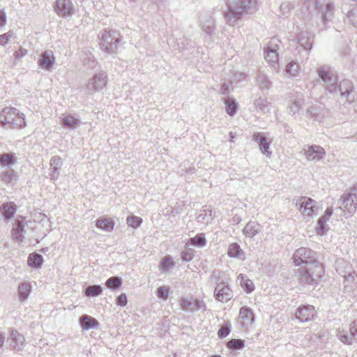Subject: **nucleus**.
<instances>
[{
	"label": "nucleus",
	"mask_w": 357,
	"mask_h": 357,
	"mask_svg": "<svg viewBox=\"0 0 357 357\" xmlns=\"http://www.w3.org/2000/svg\"><path fill=\"white\" fill-rule=\"evenodd\" d=\"M227 11L224 13L226 22L234 26L243 15L252 14L257 10L256 0H228Z\"/></svg>",
	"instance_id": "nucleus-1"
},
{
	"label": "nucleus",
	"mask_w": 357,
	"mask_h": 357,
	"mask_svg": "<svg viewBox=\"0 0 357 357\" xmlns=\"http://www.w3.org/2000/svg\"><path fill=\"white\" fill-rule=\"evenodd\" d=\"M126 222L128 226L136 229L142 224V219L139 217L132 215L127 218Z\"/></svg>",
	"instance_id": "nucleus-48"
},
{
	"label": "nucleus",
	"mask_w": 357,
	"mask_h": 357,
	"mask_svg": "<svg viewBox=\"0 0 357 357\" xmlns=\"http://www.w3.org/2000/svg\"><path fill=\"white\" fill-rule=\"evenodd\" d=\"M50 170L51 172L50 174V178L53 181L56 180L59 176L60 169H57L55 167H50Z\"/></svg>",
	"instance_id": "nucleus-62"
},
{
	"label": "nucleus",
	"mask_w": 357,
	"mask_h": 357,
	"mask_svg": "<svg viewBox=\"0 0 357 357\" xmlns=\"http://www.w3.org/2000/svg\"><path fill=\"white\" fill-rule=\"evenodd\" d=\"M31 287L26 282L20 284L18 287V296L20 299L24 301L26 299L30 294Z\"/></svg>",
	"instance_id": "nucleus-43"
},
{
	"label": "nucleus",
	"mask_w": 357,
	"mask_h": 357,
	"mask_svg": "<svg viewBox=\"0 0 357 357\" xmlns=\"http://www.w3.org/2000/svg\"><path fill=\"white\" fill-rule=\"evenodd\" d=\"M200 26L202 31L208 36H212L214 33L215 24L213 17L204 15L200 20Z\"/></svg>",
	"instance_id": "nucleus-21"
},
{
	"label": "nucleus",
	"mask_w": 357,
	"mask_h": 357,
	"mask_svg": "<svg viewBox=\"0 0 357 357\" xmlns=\"http://www.w3.org/2000/svg\"><path fill=\"white\" fill-rule=\"evenodd\" d=\"M10 337L13 349L16 351L22 350L25 342L24 337L15 330L10 331Z\"/></svg>",
	"instance_id": "nucleus-26"
},
{
	"label": "nucleus",
	"mask_w": 357,
	"mask_h": 357,
	"mask_svg": "<svg viewBox=\"0 0 357 357\" xmlns=\"http://www.w3.org/2000/svg\"><path fill=\"white\" fill-rule=\"evenodd\" d=\"M98 38L102 50L107 54L116 53L121 41L120 33L118 31L104 29L100 31Z\"/></svg>",
	"instance_id": "nucleus-4"
},
{
	"label": "nucleus",
	"mask_w": 357,
	"mask_h": 357,
	"mask_svg": "<svg viewBox=\"0 0 357 357\" xmlns=\"http://www.w3.org/2000/svg\"><path fill=\"white\" fill-rule=\"evenodd\" d=\"M356 190V189L354 188L352 192L344 194L340 200L341 202L340 208L347 211L350 214L354 213L356 209L357 197L354 192Z\"/></svg>",
	"instance_id": "nucleus-13"
},
{
	"label": "nucleus",
	"mask_w": 357,
	"mask_h": 357,
	"mask_svg": "<svg viewBox=\"0 0 357 357\" xmlns=\"http://www.w3.org/2000/svg\"><path fill=\"white\" fill-rule=\"evenodd\" d=\"M307 112L310 116L319 121L324 118L325 114L324 107L320 105L309 107Z\"/></svg>",
	"instance_id": "nucleus-30"
},
{
	"label": "nucleus",
	"mask_w": 357,
	"mask_h": 357,
	"mask_svg": "<svg viewBox=\"0 0 357 357\" xmlns=\"http://www.w3.org/2000/svg\"><path fill=\"white\" fill-rule=\"evenodd\" d=\"M262 227L256 221H249L243 229V234L248 238H252L259 234Z\"/></svg>",
	"instance_id": "nucleus-23"
},
{
	"label": "nucleus",
	"mask_w": 357,
	"mask_h": 357,
	"mask_svg": "<svg viewBox=\"0 0 357 357\" xmlns=\"http://www.w3.org/2000/svg\"><path fill=\"white\" fill-rule=\"evenodd\" d=\"M97 228L107 232H110L114 227V222L107 218H100L96 220Z\"/></svg>",
	"instance_id": "nucleus-29"
},
{
	"label": "nucleus",
	"mask_w": 357,
	"mask_h": 357,
	"mask_svg": "<svg viewBox=\"0 0 357 357\" xmlns=\"http://www.w3.org/2000/svg\"><path fill=\"white\" fill-rule=\"evenodd\" d=\"M26 54H27L26 50H25L22 47H20L18 51H15L13 53V56L16 59H20L24 57V56H26Z\"/></svg>",
	"instance_id": "nucleus-61"
},
{
	"label": "nucleus",
	"mask_w": 357,
	"mask_h": 357,
	"mask_svg": "<svg viewBox=\"0 0 357 357\" xmlns=\"http://www.w3.org/2000/svg\"><path fill=\"white\" fill-rule=\"evenodd\" d=\"M230 333V326L225 324L223 325L221 328L218 331V336L220 338H224L227 337Z\"/></svg>",
	"instance_id": "nucleus-59"
},
{
	"label": "nucleus",
	"mask_w": 357,
	"mask_h": 357,
	"mask_svg": "<svg viewBox=\"0 0 357 357\" xmlns=\"http://www.w3.org/2000/svg\"><path fill=\"white\" fill-rule=\"evenodd\" d=\"M335 266L336 271L338 272L340 275H345L347 273V269H351V266L342 258L336 259Z\"/></svg>",
	"instance_id": "nucleus-37"
},
{
	"label": "nucleus",
	"mask_w": 357,
	"mask_h": 357,
	"mask_svg": "<svg viewBox=\"0 0 357 357\" xmlns=\"http://www.w3.org/2000/svg\"><path fill=\"white\" fill-rule=\"evenodd\" d=\"M256 81L257 86L261 90H268L271 86V82L268 79L267 76L261 72L258 73Z\"/></svg>",
	"instance_id": "nucleus-34"
},
{
	"label": "nucleus",
	"mask_w": 357,
	"mask_h": 357,
	"mask_svg": "<svg viewBox=\"0 0 357 357\" xmlns=\"http://www.w3.org/2000/svg\"><path fill=\"white\" fill-rule=\"evenodd\" d=\"M240 324L243 328H248L254 321V314L251 309L244 306L242 307L239 310V318Z\"/></svg>",
	"instance_id": "nucleus-19"
},
{
	"label": "nucleus",
	"mask_w": 357,
	"mask_h": 357,
	"mask_svg": "<svg viewBox=\"0 0 357 357\" xmlns=\"http://www.w3.org/2000/svg\"><path fill=\"white\" fill-rule=\"evenodd\" d=\"M337 335L339 340L344 344H352V336L351 335H348L347 334H344V333H342L341 332H339Z\"/></svg>",
	"instance_id": "nucleus-57"
},
{
	"label": "nucleus",
	"mask_w": 357,
	"mask_h": 357,
	"mask_svg": "<svg viewBox=\"0 0 357 357\" xmlns=\"http://www.w3.org/2000/svg\"><path fill=\"white\" fill-rule=\"evenodd\" d=\"M324 218H319L317 220V227H316L317 234L322 236L329 229L327 222L324 221Z\"/></svg>",
	"instance_id": "nucleus-46"
},
{
	"label": "nucleus",
	"mask_w": 357,
	"mask_h": 357,
	"mask_svg": "<svg viewBox=\"0 0 357 357\" xmlns=\"http://www.w3.org/2000/svg\"><path fill=\"white\" fill-rule=\"evenodd\" d=\"M237 279L246 292L250 293L254 290L253 282L252 280L248 279L243 274H239Z\"/></svg>",
	"instance_id": "nucleus-39"
},
{
	"label": "nucleus",
	"mask_w": 357,
	"mask_h": 357,
	"mask_svg": "<svg viewBox=\"0 0 357 357\" xmlns=\"http://www.w3.org/2000/svg\"><path fill=\"white\" fill-rule=\"evenodd\" d=\"M157 296L165 301L169 296V288L165 286L160 287L157 290Z\"/></svg>",
	"instance_id": "nucleus-54"
},
{
	"label": "nucleus",
	"mask_w": 357,
	"mask_h": 357,
	"mask_svg": "<svg viewBox=\"0 0 357 357\" xmlns=\"http://www.w3.org/2000/svg\"><path fill=\"white\" fill-rule=\"evenodd\" d=\"M102 293V288L100 285L95 284L88 286L84 289V294L88 297L98 296Z\"/></svg>",
	"instance_id": "nucleus-40"
},
{
	"label": "nucleus",
	"mask_w": 357,
	"mask_h": 357,
	"mask_svg": "<svg viewBox=\"0 0 357 357\" xmlns=\"http://www.w3.org/2000/svg\"><path fill=\"white\" fill-rule=\"evenodd\" d=\"M319 12L321 13L324 23L331 21L334 13L333 4L332 3H327L324 6H321L319 8Z\"/></svg>",
	"instance_id": "nucleus-28"
},
{
	"label": "nucleus",
	"mask_w": 357,
	"mask_h": 357,
	"mask_svg": "<svg viewBox=\"0 0 357 357\" xmlns=\"http://www.w3.org/2000/svg\"><path fill=\"white\" fill-rule=\"evenodd\" d=\"M280 41L278 38H273L267 44L264 49V57L268 62L273 63L278 62L279 57L278 50L280 47Z\"/></svg>",
	"instance_id": "nucleus-11"
},
{
	"label": "nucleus",
	"mask_w": 357,
	"mask_h": 357,
	"mask_svg": "<svg viewBox=\"0 0 357 357\" xmlns=\"http://www.w3.org/2000/svg\"><path fill=\"white\" fill-rule=\"evenodd\" d=\"M315 315V309L310 305L301 306L296 312V318L300 322H308L312 320Z\"/></svg>",
	"instance_id": "nucleus-16"
},
{
	"label": "nucleus",
	"mask_w": 357,
	"mask_h": 357,
	"mask_svg": "<svg viewBox=\"0 0 357 357\" xmlns=\"http://www.w3.org/2000/svg\"><path fill=\"white\" fill-rule=\"evenodd\" d=\"M13 36V32L10 30L3 34L0 35V45H6Z\"/></svg>",
	"instance_id": "nucleus-56"
},
{
	"label": "nucleus",
	"mask_w": 357,
	"mask_h": 357,
	"mask_svg": "<svg viewBox=\"0 0 357 357\" xmlns=\"http://www.w3.org/2000/svg\"><path fill=\"white\" fill-rule=\"evenodd\" d=\"M17 211V206L13 202H6L0 206V211L5 220L12 219Z\"/></svg>",
	"instance_id": "nucleus-22"
},
{
	"label": "nucleus",
	"mask_w": 357,
	"mask_h": 357,
	"mask_svg": "<svg viewBox=\"0 0 357 357\" xmlns=\"http://www.w3.org/2000/svg\"><path fill=\"white\" fill-rule=\"evenodd\" d=\"M179 305L181 310L189 312H195L202 309L206 310L204 301L193 296L181 298L179 300Z\"/></svg>",
	"instance_id": "nucleus-10"
},
{
	"label": "nucleus",
	"mask_w": 357,
	"mask_h": 357,
	"mask_svg": "<svg viewBox=\"0 0 357 357\" xmlns=\"http://www.w3.org/2000/svg\"><path fill=\"white\" fill-rule=\"evenodd\" d=\"M341 276L344 278V282H347V285H348L349 283H351L355 280L356 274L351 272L350 269H349L345 275H342Z\"/></svg>",
	"instance_id": "nucleus-60"
},
{
	"label": "nucleus",
	"mask_w": 357,
	"mask_h": 357,
	"mask_svg": "<svg viewBox=\"0 0 357 357\" xmlns=\"http://www.w3.org/2000/svg\"><path fill=\"white\" fill-rule=\"evenodd\" d=\"M348 22L357 28V7H354L346 13Z\"/></svg>",
	"instance_id": "nucleus-45"
},
{
	"label": "nucleus",
	"mask_w": 357,
	"mask_h": 357,
	"mask_svg": "<svg viewBox=\"0 0 357 357\" xmlns=\"http://www.w3.org/2000/svg\"><path fill=\"white\" fill-rule=\"evenodd\" d=\"M24 226L22 222L16 220L12 229V236L15 241L21 243L24 241Z\"/></svg>",
	"instance_id": "nucleus-27"
},
{
	"label": "nucleus",
	"mask_w": 357,
	"mask_h": 357,
	"mask_svg": "<svg viewBox=\"0 0 357 357\" xmlns=\"http://www.w3.org/2000/svg\"><path fill=\"white\" fill-rule=\"evenodd\" d=\"M127 303H128L127 296L125 293L121 294L116 298V305H119L121 307L126 306L127 305Z\"/></svg>",
	"instance_id": "nucleus-58"
},
{
	"label": "nucleus",
	"mask_w": 357,
	"mask_h": 357,
	"mask_svg": "<svg viewBox=\"0 0 357 357\" xmlns=\"http://www.w3.org/2000/svg\"><path fill=\"white\" fill-rule=\"evenodd\" d=\"M317 73L321 84L329 93L337 91L338 76L337 72L330 66L324 65L317 68Z\"/></svg>",
	"instance_id": "nucleus-5"
},
{
	"label": "nucleus",
	"mask_w": 357,
	"mask_h": 357,
	"mask_svg": "<svg viewBox=\"0 0 357 357\" xmlns=\"http://www.w3.org/2000/svg\"><path fill=\"white\" fill-rule=\"evenodd\" d=\"M122 284L123 280L119 276H112L108 278L105 282L106 287L114 291L120 289Z\"/></svg>",
	"instance_id": "nucleus-33"
},
{
	"label": "nucleus",
	"mask_w": 357,
	"mask_h": 357,
	"mask_svg": "<svg viewBox=\"0 0 357 357\" xmlns=\"http://www.w3.org/2000/svg\"><path fill=\"white\" fill-rule=\"evenodd\" d=\"M54 10L59 16L65 18L75 13L74 6L70 0H56Z\"/></svg>",
	"instance_id": "nucleus-12"
},
{
	"label": "nucleus",
	"mask_w": 357,
	"mask_h": 357,
	"mask_svg": "<svg viewBox=\"0 0 357 357\" xmlns=\"http://www.w3.org/2000/svg\"><path fill=\"white\" fill-rule=\"evenodd\" d=\"M314 35L310 32H302L298 37L297 48L302 49L307 55L312 47Z\"/></svg>",
	"instance_id": "nucleus-17"
},
{
	"label": "nucleus",
	"mask_w": 357,
	"mask_h": 357,
	"mask_svg": "<svg viewBox=\"0 0 357 357\" xmlns=\"http://www.w3.org/2000/svg\"><path fill=\"white\" fill-rule=\"evenodd\" d=\"M227 254L230 257L243 259L244 252L236 243H231L228 247Z\"/></svg>",
	"instance_id": "nucleus-31"
},
{
	"label": "nucleus",
	"mask_w": 357,
	"mask_h": 357,
	"mask_svg": "<svg viewBox=\"0 0 357 357\" xmlns=\"http://www.w3.org/2000/svg\"><path fill=\"white\" fill-rule=\"evenodd\" d=\"M253 140L257 142L259 144L261 152L266 156L270 158L272 155L269 151L270 145L272 143V139L265 132H256L253 135Z\"/></svg>",
	"instance_id": "nucleus-14"
},
{
	"label": "nucleus",
	"mask_w": 357,
	"mask_h": 357,
	"mask_svg": "<svg viewBox=\"0 0 357 357\" xmlns=\"http://www.w3.org/2000/svg\"><path fill=\"white\" fill-rule=\"evenodd\" d=\"M50 167L61 169L63 165V160L60 156L55 155L50 159Z\"/></svg>",
	"instance_id": "nucleus-55"
},
{
	"label": "nucleus",
	"mask_w": 357,
	"mask_h": 357,
	"mask_svg": "<svg viewBox=\"0 0 357 357\" xmlns=\"http://www.w3.org/2000/svg\"><path fill=\"white\" fill-rule=\"evenodd\" d=\"M293 259L296 266H301L303 264L309 266L318 262L317 253L307 248L297 249L294 254Z\"/></svg>",
	"instance_id": "nucleus-7"
},
{
	"label": "nucleus",
	"mask_w": 357,
	"mask_h": 357,
	"mask_svg": "<svg viewBox=\"0 0 357 357\" xmlns=\"http://www.w3.org/2000/svg\"><path fill=\"white\" fill-rule=\"evenodd\" d=\"M227 347L233 350L241 349L244 347V341L240 339H232L227 342Z\"/></svg>",
	"instance_id": "nucleus-47"
},
{
	"label": "nucleus",
	"mask_w": 357,
	"mask_h": 357,
	"mask_svg": "<svg viewBox=\"0 0 357 357\" xmlns=\"http://www.w3.org/2000/svg\"><path fill=\"white\" fill-rule=\"evenodd\" d=\"M299 66L296 63H289L286 68V72L291 76H295L298 72Z\"/></svg>",
	"instance_id": "nucleus-53"
},
{
	"label": "nucleus",
	"mask_w": 357,
	"mask_h": 357,
	"mask_svg": "<svg viewBox=\"0 0 357 357\" xmlns=\"http://www.w3.org/2000/svg\"><path fill=\"white\" fill-rule=\"evenodd\" d=\"M17 160L13 153H3L0 155V165L10 167L16 163Z\"/></svg>",
	"instance_id": "nucleus-41"
},
{
	"label": "nucleus",
	"mask_w": 357,
	"mask_h": 357,
	"mask_svg": "<svg viewBox=\"0 0 357 357\" xmlns=\"http://www.w3.org/2000/svg\"><path fill=\"white\" fill-rule=\"evenodd\" d=\"M296 208L305 217H311L318 210L317 202L308 197H300L295 202Z\"/></svg>",
	"instance_id": "nucleus-8"
},
{
	"label": "nucleus",
	"mask_w": 357,
	"mask_h": 357,
	"mask_svg": "<svg viewBox=\"0 0 357 357\" xmlns=\"http://www.w3.org/2000/svg\"><path fill=\"white\" fill-rule=\"evenodd\" d=\"M190 43L191 40L183 36L177 40V49L179 50L187 49Z\"/></svg>",
	"instance_id": "nucleus-52"
},
{
	"label": "nucleus",
	"mask_w": 357,
	"mask_h": 357,
	"mask_svg": "<svg viewBox=\"0 0 357 357\" xmlns=\"http://www.w3.org/2000/svg\"><path fill=\"white\" fill-rule=\"evenodd\" d=\"M294 8L293 5L288 1L283 2L280 7V12L282 13V15L284 17H287L291 10V9Z\"/></svg>",
	"instance_id": "nucleus-50"
},
{
	"label": "nucleus",
	"mask_w": 357,
	"mask_h": 357,
	"mask_svg": "<svg viewBox=\"0 0 357 357\" xmlns=\"http://www.w3.org/2000/svg\"><path fill=\"white\" fill-rule=\"evenodd\" d=\"M215 297L220 302L225 303L230 301L233 297L231 288L225 282H220L215 287Z\"/></svg>",
	"instance_id": "nucleus-15"
},
{
	"label": "nucleus",
	"mask_w": 357,
	"mask_h": 357,
	"mask_svg": "<svg viewBox=\"0 0 357 357\" xmlns=\"http://www.w3.org/2000/svg\"><path fill=\"white\" fill-rule=\"evenodd\" d=\"M296 273L301 283L312 285L317 284L321 280L324 273V270L321 263L315 262L297 269Z\"/></svg>",
	"instance_id": "nucleus-2"
},
{
	"label": "nucleus",
	"mask_w": 357,
	"mask_h": 357,
	"mask_svg": "<svg viewBox=\"0 0 357 357\" xmlns=\"http://www.w3.org/2000/svg\"><path fill=\"white\" fill-rule=\"evenodd\" d=\"M338 94L340 100L344 103H351L356 98V92L353 82L347 79H342L337 84V91L333 93Z\"/></svg>",
	"instance_id": "nucleus-6"
},
{
	"label": "nucleus",
	"mask_w": 357,
	"mask_h": 357,
	"mask_svg": "<svg viewBox=\"0 0 357 357\" xmlns=\"http://www.w3.org/2000/svg\"><path fill=\"white\" fill-rule=\"evenodd\" d=\"M325 155L324 149L320 146L312 145L308 146L305 152V155L308 160H320Z\"/></svg>",
	"instance_id": "nucleus-20"
},
{
	"label": "nucleus",
	"mask_w": 357,
	"mask_h": 357,
	"mask_svg": "<svg viewBox=\"0 0 357 357\" xmlns=\"http://www.w3.org/2000/svg\"><path fill=\"white\" fill-rule=\"evenodd\" d=\"M160 266L162 271L167 272L169 268L175 266V263L172 261L171 256L168 255L162 259Z\"/></svg>",
	"instance_id": "nucleus-44"
},
{
	"label": "nucleus",
	"mask_w": 357,
	"mask_h": 357,
	"mask_svg": "<svg viewBox=\"0 0 357 357\" xmlns=\"http://www.w3.org/2000/svg\"><path fill=\"white\" fill-rule=\"evenodd\" d=\"M349 334L352 337L357 336V320L354 321L349 326Z\"/></svg>",
	"instance_id": "nucleus-63"
},
{
	"label": "nucleus",
	"mask_w": 357,
	"mask_h": 357,
	"mask_svg": "<svg viewBox=\"0 0 357 357\" xmlns=\"http://www.w3.org/2000/svg\"><path fill=\"white\" fill-rule=\"evenodd\" d=\"M79 321L81 326L85 331L96 329L99 326L98 321L95 318L88 314H83L81 316L79 317Z\"/></svg>",
	"instance_id": "nucleus-24"
},
{
	"label": "nucleus",
	"mask_w": 357,
	"mask_h": 357,
	"mask_svg": "<svg viewBox=\"0 0 357 357\" xmlns=\"http://www.w3.org/2000/svg\"><path fill=\"white\" fill-rule=\"evenodd\" d=\"M107 75L105 72L95 73L87 82L86 89L89 93H94L103 89L107 84Z\"/></svg>",
	"instance_id": "nucleus-9"
},
{
	"label": "nucleus",
	"mask_w": 357,
	"mask_h": 357,
	"mask_svg": "<svg viewBox=\"0 0 357 357\" xmlns=\"http://www.w3.org/2000/svg\"><path fill=\"white\" fill-rule=\"evenodd\" d=\"M303 103V98L301 95L296 97V98L291 100V104L288 107L289 112L291 114L294 115L296 112H298L300 110Z\"/></svg>",
	"instance_id": "nucleus-36"
},
{
	"label": "nucleus",
	"mask_w": 357,
	"mask_h": 357,
	"mask_svg": "<svg viewBox=\"0 0 357 357\" xmlns=\"http://www.w3.org/2000/svg\"><path fill=\"white\" fill-rule=\"evenodd\" d=\"M1 179L6 183H10L14 178V171L13 169L7 170L1 173Z\"/></svg>",
	"instance_id": "nucleus-51"
},
{
	"label": "nucleus",
	"mask_w": 357,
	"mask_h": 357,
	"mask_svg": "<svg viewBox=\"0 0 357 357\" xmlns=\"http://www.w3.org/2000/svg\"><path fill=\"white\" fill-rule=\"evenodd\" d=\"M0 124L9 125L13 129H21L26 126L25 115L17 109L6 107L0 112Z\"/></svg>",
	"instance_id": "nucleus-3"
},
{
	"label": "nucleus",
	"mask_w": 357,
	"mask_h": 357,
	"mask_svg": "<svg viewBox=\"0 0 357 357\" xmlns=\"http://www.w3.org/2000/svg\"><path fill=\"white\" fill-rule=\"evenodd\" d=\"M225 104L227 113L230 116H234L237 112V102L234 99L227 98L225 100Z\"/></svg>",
	"instance_id": "nucleus-42"
},
{
	"label": "nucleus",
	"mask_w": 357,
	"mask_h": 357,
	"mask_svg": "<svg viewBox=\"0 0 357 357\" xmlns=\"http://www.w3.org/2000/svg\"><path fill=\"white\" fill-rule=\"evenodd\" d=\"M43 263V257L41 255L33 252L29 255L28 257V264L29 266L39 268L41 267Z\"/></svg>",
	"instance_id": "nucleus-32"
},
{
	"label": "nucleus",
	"mask_w": 357,
	"mask_h": 357,
	"mask_svg": "<svg viewBox=\"0 0 357 357\" xmlns=\"http://www.w3.org/2000/svg\"><path fill=\"white\" fill-rule=\"evenodd\" d=\"M195 250L192 248H186L185 250L181 252V257L183 261H190L195 255Z\"/></svg>",
	"instance_id": "nucleus-49"
},
{
	"label": "nucleus",
	"mask_w": 357,
	"mask_h": 357,
	"mask_svg": "<svg viewBox=\"0 0 357 357\" xmlns=\"http://www.w3.org/2000/svg\"><path fill=\"white\" fill-rule=\"evenodd\" d=\"M55 63V56L52 50H47L43 52L38 60V65L43 69L49 70Z\"/></svg>",
	"instance_id": "nucleus-18"
},
{
	"label": "nucleus",
	"mask_w": 357,
	"mask_h": 357,
	"mask_svg": "<svg viewBox=\"0 0 357 357\" xmlns=\"http://www.w3.org/2000/svg\"><path fill=\"white\" fill-rule=\"evenodd\" d=\"M188 243L199 248L204 247L206 244V240L204 234L200 233L197 234L195 237L190 238L187 245Z\"/></svg>",
	"instance_id": "nucleus-38"
},
{
	"label": "nucleus",
	"mask_w": 357,
	"mask_h": 357,
	"mask_svg": "<svg viewBox=\"0 0 357 357\" xmlns=\"http://www.w3.org/2000/svg\"><path fill=\"white\" fill-rule=\"evenodd\" d=\"M6 15L5 11L0 10V28L4 26L6 24Z\"/></svg>",
	"instance_id": "nucleus-64"
},
{
	"label": "nucleus",
	"mask_w": 357,
	"mask_h": 357,
	"mask_svg": "<svg viewBox=\"0 0 357 357\" xmlns=\"http://www.w3.org/2000/svg\"><path fill=\"white\" fill-rule=\"evenodd\" d=\"M255 107L263 113H267L271 109V102L265 97H259L255 102Z\"/></svg>",
	"instance_id": "nucleus-35"
},
{
	"label": "nucleus",
	"mask_w": 357,
	"mask_h": 357,
	"mask_svg": "<svg viewBox=\"0 0 357 357\" xmlns=\"http://www.w3.org/2000/svg\"><path fill=\"white\" fill-rule=\"evenodd\" d=\"M61 123L64 128L75 129L80 125V119L71 114H63L60 118Z\"/></svg>",
	"instance_id": "nucleus-25"
}]
</instances>
